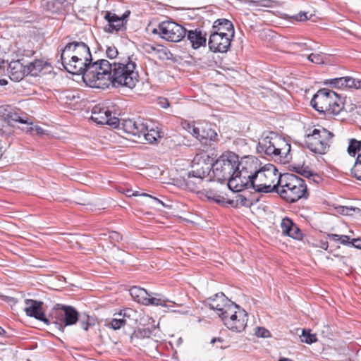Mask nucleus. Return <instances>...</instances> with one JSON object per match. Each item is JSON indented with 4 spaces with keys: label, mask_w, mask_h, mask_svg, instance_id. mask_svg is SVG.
<instances>
[{
    "label": "nucleus",
    "mask_w": 361,
    "mask_h": 361,
    "mask_svg": "<svg viewBox=\"0 0 361 361\" xmlns=\"http://www.w3.org/2000/svg\"><path fill=\"white\" fill-rule=\"evenodd\" d=\"M245 171L242 172V180L235 184V187L244 188H252L258 192H277L278 181L281 175L278 173L274 165L259 168V161L254 157H250L243 163Z\"/></svg>",
    "instance_id": "f257e3e1"
},
{
    "label": "nucleus",
    "mask_w": 361,
    "mask_h": 361,
    "mask_svg": "<svg viewBox=\"0 0 361 361\" xmlns=\"http://www.w3.org/2000/svg\"><path fill=\"white\" fill-rule=\"evenodd\" d=\"M249 157H243L239 160L238 156L232 152H226L221 155L212 164V169L214 178L219 182L227 180L228 188L233 192L240 191V188L235 186L242 180V172L245 171L243 163Z\"/></svg>",
    "instance_id": "f03ea898"
},
{
    "label": "nucleus",
    "mask_w": 361,
    "mask_h": 361,
    "mask_svg": "<svg viewBox=\"0 0 361 361\" xmlns=\"http://www.w3.org/2000/svg\"><path fill=\"white\" fill-rule=\"evenodd\" d=\"M312 107L320 113L338 117V120L346 119L348 111L338 95L328 89L319 90L311 100Z\"/></svg>",
    "instance_id": "7ed1b4c3"
},
{
    "label": "nucleus",
    "mask_w": 361,
    "mask_h": 361,
    "mask_svg": "<svg viewBox=\"0 0 361 361\" xmlns=\"http://www.w3.org/2000/svg\"><path fill=\"white\" fill-rule=\"evenodd\" d=\"M257 149L259 153L279 159L283 163L288 162L291 159L290 143L285 138L273 132L262 135Z\"/></svg>",
    "instance_id": "20e7f679"
},
{
    "label": "nucleus",
    "mask_w": 361,
    "mask_h": 361,
    "mask_svg": "<svg viewBox=\"0 0 361 361\" xmlns=\"http://www.w3.org/2000/svg\"><path fill=\"white\" fill-rule=\"evenodd\" d=\"M277 193L288 202H295L309 196L307 183L299 176L286 173L278 181Z\"/></svg>",
    "instance_id": "39448f33"
},
{
    "label": "nucleus",
    "mask_w": 361,
    "mask_h": 361,
    "mask_svg": "<svg viewBox=\"0 0 361 361\" xmlns=\"http://www.w3.org/2000/svg\"><path fill=\"white\" fill-rule=\"evenodd\" d=\"M132 57L111 63V85L114 87L123 86L133 88L138 82V73L135 71L136 63Z\"/></svg>",
    "instance_id": "423d86ee"
},
{
    "label": "nucleus",
    "mask_w": 361,
    "mask_h": 361,
    "mask_svg": "<svg viewBox=\"0 0 361 361\" xmlns=\"http://www.w3.org/2000/svg\"><path fill=\"white\" fill-rule=\"evenodd\" d=\"M111 63L106 59L90 62L82 73V80L90 87L105 89L111 85Z\"/></svg>",
    "instance_id": "0eeeda50"
},
{
    "label": "nucleus",
    "mask_w": 361,
    "mask_h": 361,
    "mask_svg": "<svg viewBox=\"0 0 361 361\" xmlns=\"http://www.w3.org/2000/svg\"><path fill=\"white\" fill-rule=\"evenodd\" d=\"M121 128L127 134L137 138L143 136L145 140L150 144L157 142V139L161 137L160 132L158 130L153 128L149 129L147 123L140 118L123 119Z\"/></svg>",
    "instance_id": "6e6552de"
},
{
    "label": "nucleus",
    "mask_w": 361,
    "mask_h": 361,
    "mask_svg": "<svg viewBox=\"0 0 361 361\" xmlns=\"http://www.w3.org/2000/svg\"><path fill=\"white\" fill-rule=\"evenodd\" d=\"M333 136L332 133L322 127L310 129L305 135V144L312 152L324 154L330 147Z\"/></svg>",
    "instance_id": "1a4fd4ad"
},
{
    "label": "nucleus",
    "mask_w": 361,
    "mask_h": 361,
    "mask_svg": "<svg viewBox=\"0 0 361 361\" xmlns=\"http://www.w3.org/2000/svg\"><path fill=\"white\" fill-rule=\"evenodd\" d=\"M152 32L166 41L178 42L186 35V29L173 21L166 20L160 23Z\"/></svg>",
    "instance_id": "9d476101"
},
{
    "label": "nucleus",
    "mask_w": 361,
    "mask_h": 361,
    "mask_svg": "<svg viewBox=\"0 0 361 361\" xmlns=\"http://www.w3.org/2000/svg\"><path fill=\"white\" fill-rule=\"evenodd\" d=\"M210 171L209 166L205 165L192 169L183 176V183L180 187L184 189L197 192L202 187L204 178H205Z\"/></svg>",
    "instance_id": "9b49d317"
},
{
    "label": "nucleus",
    "mask_w": 361,
    "mask_h": 361,
    "mask_svg": "<svg viewBox=\"0 0 361 361\" xmlns=\"http://www.w3.org/2000/svg\"><path fill=\"white\" fill-rule=\"evenodd\" d=\"M222 321L229 330L240 333L242 332L247 326V314L237 305V308L228 310L226 316L223 317Z\"/></svg>",
    "instance_id": "f8f14e48"
},
{
    "label": "nucleus",
    "mask_w": 361,
    "mask_h": 361,
    "mask_svg": "<svg viewBox=\"0 0 361 361\" xmlns=\"http://www.w3.org/2000/svg\"><path fill=\"white\" fill-rule=\"evenodd\" d=\"M56 319L59 330L63 331L67 326L75 324L79 319L78 311L71 306L57 305L52 313Z\"/></svg>",
    "instance_id": "ddd939ff"
},
{
    "label": "nucleus",
    "mask_w": 361,
    "mask_h": 361,
    "mask_svg": "<svg viewBox=\"0 0 361 361\" xmlns=\"http://www.w3.org/2000/svg\"><path fill=\"white\" fill-rule=\"evenodd\" d=\"M91 119L99 125H109L113 128L121 126V121L116 116H113L109 107L104 104L95 105L92 109Z\"/></svg>",
    "instance_id": "4468645a"
},
{
    "label": "nucleus",
    "mask_w": 361,
    "mask_h": 361,
    "mask_svg": "<svg viewBox=\"0 0 361 361\" xmlns=\"http://www.w3.org/2000/svg\"><path fill=\"white\" fill-rule=\"evenodd\" d=\"M61 54L68 59L73 57L79 58L80 60L84 59L86 61L91 62L92 54L88 46L82 42H73L68 43L61 49Z\"/></svg>",
    "instance_id": "2eb2a0df"
},
{
    "label": "nucleus",
    "mask_w": 361,
    "mask_h": 361,
    "mask_svg": "<svg viewBox=\"0 0 361 361\" xmlns=\"http://www.w3.org/2000/svg\"><path fill=\"white\" fill-rule=\"evenodd\" d=\"M130 13V12L127 11L121 16H118L114 13L106 11L104 18L108 24L105 27V31L109 33L123 32L126 30V24Z\"/></svg>",
    "instance_id": "dca6fc26"
},
{
    "label": "nucleus",
    "mask_w": 361,
    "mask_h": 361,
    "mask_svg": "<svg viewBox=\"0 0 361 361\" xmlns=\"http://www.w3.org/2000/svg\"><path fill=\"white\" fill-rule=\"evenodd\" d=\"M209 305L211 309L216 311L221 319L228 310L237 308V305L229 300L222 293L216 294L214 298L210 299Z\"/></svg>",
    "instance_id": "f3484780"
},
{
    "label": "nucleus",
    "mask_w": 361,
    "mask_h": 361,
    "mask_svg": "<svg viewBox=\"0 0 361 361\" xmlns=\"http://www.w3.org/2000/svg\"><path fill=\"white\" fill-rule=\"evenodd\" d=\"M233 37L224 35L223 32H212L209 38V49L214 52H226L230 46Z\"/></svg>",
    "instance_id": "a211bd4d"
},
{
    "label": "nucleus",
    "mask_w": 361,
    "mask_h": 361,
    "mask_svg": "<svg viewBox=\"0 0 361 361\" xmlns=\"http://www.w3.org/2000/svg\"><path fill=\"white\" fill-rule=\"evenodd\" d=\"M8 118L9 122L13 121L24 125L25 126H23L21 129L27 133H32L35 130L37 134H39L43 131L42 128L33 126V118L25 113H11L8 115Z\"/></svg>",
    "instance_id": "6ab92c4d"
},
{
    "label": "nucleus",
    "mask_w": 361,
    "mask_h": 361,
    "mask_svg": "<svg viewBox=\"0 0 361 361\" xmlns=\"http://www.w3.org/2000/svg\"><path fill=\"white\" fill-rule=\"evenodd\" d=\"M61 61L66 71L76 75L82 74L90 63L84 59L80 60L77 57L69 58L68 60V58L62 54H61Z\"/></svg>",
    "instance_id": "aec40b11"
},
{
    "label": "nucleus",
    "mask_w": 361,
    "mask_h": 361,
    "mask_svg": "<svg viewBox=\"0 0 361 361\" xmlns=\"http://www.w3.org/2000/svg\"><path fill=\"white\" fill-rule=\"evenodd\" d=\"M42 302L27 299L25 300V312L26 314L31 317L49 324V320L45 317L42 310Z\"/></svg>",
    "instance_id": "412c9836"
},
{
    "label": "nucleus",
    "mask_w": 361,
    "mask_h": 361,
    "mask_svg": "<svg viewBox=\"0 0 361 361\" xmlns=\"http://www.w3.org/2000/svg\"><path fill=\"white\" fill-rule=\"evenodd\" d=\"M8 71L10 78L14 81H20L27 75L25 65L21 62V60L11 61Z\"/></svg>",
    "instance_id": "4be33fe9"
},
{
    "label": "nucleus",
    "mask_w": 361,
    "mask_h": 361,
    "mask_svg": "<svg viewBox=\"0 0 361 361\" xmlns=\"http://www.w3.org/2000/svg\"><path fill=\"white\" fill-rule=\"evenodd\" d=\"M213 31L212 32H218L224 35L233 37L234 27L232 23L226 19H218L214 23Z\"/></svg>",
    "instance_id": "5701e85b"
},
{
    "label": "nucleus",
    "mask_w": 361,
    "mask_h": 361,
    "mask_svg": "<svg viewBox=\"0 0 361 361\" xmlns=\"http://www.w3.org/2000/svg\"><path fill=\"white\" fill-rule=\"evenodd\" d=\"M198 130L195 132L193 137L200 142H205L207 140L215 141L216 140V133L209 128H204L202 123H197Z\"/></svg>",
    "instance_id": "b1692460"
},
{
    "label": "nucleus",
    "mask_w": 361,
    "mask_h": 361,
    "mask_svg": "<svg viewBox=\"0 0 361 361\" xmlns=\"http://www.w3.org/2000/svg\"><path fill=\"white\" fill-rule=\"evenodd\" d=\"M187 38L190 41L193 49H197L201 46L206 45V37L201 30H190L188 32Z\"/></svg>",
    "instance_id": "393cba45"
},
{
    "label": "nucleus",
    "mask_w": 361,
    "mask_h": 361,
    "mask_svg": "<svg viewBox=\"0 0 361 361\" xmlns=\"http://www.w3.org/2000/svg\"><path fill=\"white\" fill-rule=\"evenodd\" d=\"M325 84L329 85L331 87L336 88H351L353 84V78L351 77H341L328 80Z\"/></svg>",
    "instance_id": "a878e982"
},
{
    "label": "nucleus",
    "mask_w": 361,
    "mask_h": 361,
    "mask_svg": "<svg viewBox=\"0 0 361 361\" xmlns=\"http://www.w3.org/2000/svg\"><path fill=\"white\" fill-rule=\"evenodd\" d=\"M45 63L42 60L35 59L25 65L26 74L37 76L43 69Z\"/></svg>",
    "instance_id": "bb28decb"
},
{
    "label": "nucleus",
    "mask_w": 361,
    "mask_h": 361,
    "mask_svg": "<svg viewBox=\"0 0 361 361\" xmlns=\"http://www.w3.org/2000/svg\"><path fill=\"white\" fill-rule=\"evenodd\" d=\"M130 294L135 301L143 305L147 302V298L149 296L145 289L137 286L130 289Z\"/></svg>",
    "instance_id": "cd10ccee"
},
{
    "label": "nucleus",
    "mask_w": 361,
    "mask_h": 361,
    "mask_svg": "<svg viewBox=\"0 0 361 361\" xmlns=\"http://www.w3.org/2000/svg\"><path fill=\"white\" fill-rule=\"evenodd\" d=\"M361 149V141L355 139H351L349 141L348 152L350 156L355 157L357 152L359 154Z\"/></svg>",
    "instance_id": "c85d7f7f"
},
{
    "label": "nucleus",
    "mask_w": 361,
    "mask_h": 361,
    "mask_svg": "<svg viewBox=\"0 0 361 361\" xmlns=\"http://www.w3.org/2000/svg\"><path fill=\"white\" fill-rule=\"evenodd\" d=\"M135 314L136 312L133 309L126 308L121 310L118 313L114 314V316L121 317L125 319L126 324H127L129 321L134 319L133 317Z\"/></svg>",
    "instance_id": "c756f323"
},
{
    "label": "nucleus",
    "mask_w": 361,
    "mask_h": 361,
    "mask_svg": "<svg viewBox=\"0 0 361 361\" xmlns=\"http://www.w3.org/2000/svg\"><path fill=\"white\" fill-rule=\"evenodd\" d=\"M351 173L357 180H361V149L360 152L357 154L356 161L351 169Z\"/></svg>",
    "instance_id": "7c9ffc66"
},
{
    "label": "nucleus",
    "mask_w": 361,
    "mask_h": 361,
    "mask_svg": "<svg viewBox=\"0 0 361 361\" xmlns=\"http://www.w3.org/2000/svg\"><path fill=\"white\" fill-rule=\"evenodd\" d=\"M78 321L85 331H87L90 326L94 324V319L86 314L79 315Z\"/></svg>",
    "instance_id": "2f4dec72"
},
{
    "label": "nucleus",
    "mask_w": 361,
    "mask_h": 361,
    "mask_svg": "<svg viewBox=\"0 0 361 361\" xmlns=\"http://www.w3.org/2000/svg\"><path fill=\"white\" fill-rule=\"evenodd\" d=\"M147 302L145 303V305H157V306H164L165 307L166 305V302H169L167 299L163 298L161 297H152L149 295L147 298Z\"/></svg>",
    "instance_id": "473e14b6"
},
{
    "label": "nucleus",
    "mask_w": 361,
    "mask_h": 361,
    "mask_svg": "<svg viewBox=\"0 0 361 361\" xmlns=\"http://www.w3.org/2000/svg\"><path fill=\"white\" fill-rule=\"evenodd\" d=\"M294 222L289 218H284L281 222V232L283 235H290Z\"/></svg>",
    "instance_id": "72a5a7b5"
},
{
    "label": "nucleus",
    "mask_w": 361,
    "mask_h": 361,
    "mask_svg": "<svg viewBox=\"0 0 361 361\" xmlns=\"http://www.w3.org/2000/svg\"><path fill=\"white\" fill-rule=\"evenodd\" d=\"M300 339L302 342L311 344L317 341V336L316 334H311L310 331H307L305 329H303L300 336Z\"/></svg>",
    "instance_id": "f704fd0d"
},
{
    "label": "nucleus",
    "mask_w": 361,
    "mask_h": 361,
    "mask_svg": "<svg viewBox=\"0 0 361 361\" xmlns=\"http://www.w3.org/2000/svg\"><path fill=\"white\" fill-rule=\"evenodd\" d=\"M181 126L183 129L190 133L192 136L193 134H195V132H196V130H198L197 123L183 121L181 122Z\"/></svg>",
    "instance_id": "c9c22d12"
},
{
    "label": "nucleus",
    "mask_w": 361,
    "mask_h": 361,
    "mask_svg": "<svg viewBox=\"0 0 361 361\" xmlns=\"http://www.w3.org/2000/svg\"><path fill=\"white\" fill-rule=\"evenodd\" d=\"M125 325V319H123L121 317L117 316H115V318L112 319L110 322L111 327L114 330L119 329L121 327L124 326Z\"/></svg>",
    "instance_id": "e433bc0d"
},
{
    "label": "nucleus",
    "mask_w": 361,
    "mask_h": 361,
    "mask_svg": "<svg viewBox=\"0 0 361 361\" xmlns=\"http://www.w3.org/2000/svg\"><path fill=\"white\" fill-rule=\"evenodd\" d=\"M287 235L296 240H301L302 238V231L295 223L293 224V226H292L290 235Z\"/></svg>",
    "instance_id": "4c0bfd02"
},
{
    "label": "nucleus",
    "mask_w": 361,
    "mask_h": 361,
    "mask_svg": "<svg viewBox=\"0 0 361 361\" xmlns=\"http://www.w3.org/2000/svg\"><path fill=\"white\" fill-rule=\"evenodd\" d=\"M307 59L316 64H322L324 63V59L321 54H311L307 56Z\"/></svg>",
    "instance_id": "58836bf2"
},
{
    "label": "nucleus",
    "mask_w": 361,
    "mask_h": 361,
    "mask_svg": "<svg viewBox=\"0 0 361 361\" xmlns=\"http://www.w3.org/2000/svg\"><path fill=\"white\" fill-rule=\"evenodd\" d=\"M130 191H128V192H127L126 195H127L128 196H131V195H133V196L141 195V196L148 197H149L150 199H152V200L155 203H157V204H161V205H162V206H164V203L161 200H159L158 198H157V197H153V196H152V195H148V194H147V193H142V194H139L137 192H133V193H132V194H130Z\"/></svg>",
    "instance_id": "ea45409f"
},
{
    "label": "nucleus",
    "mask_w": 361,
    "mask_h": 361,
    "mask_svg": "<svg viewBox=\"0 0 361 361\" xmlns=\"http://www.w3.org/2000/svg\"><path fill=\"white\" fill-rule=\"evenodd\" d=\"M151 335V331L149 329H139L135 331L134 336L136 338H145L149 337Z\"/></svg>",
    "instance_id": "a19ab883"
},
{
    "label": "nucleus",
    "mask_w": 361,
    "mask_h": 361,
    "mask_svg": "<svg viewBox=\"0 0 361 361\" xmlns=\"http://www.w3.org/2000/svg\"><path fill=\"white\" fill-rule=\"evenodd\" d=\"M145 50L148 53H152L154 51L157 54H164V55L166 54V51L162 47H159L157 48L150 44L145 45Z\"/></svg>",
    "instance_id": "79ce46f5"
},
{
    "label": "nucleus",
    "mask_w": 361,
    "mask_h": 361,
    "mask_svg": "<svg viewBox=\"0 0 361 361\" xmlns=\"http://www.w3.org/2000/svg\"><path fill=\"white\" fill-rule=\"evenodd\" d=\"M109 238L111 243H116L122 240V235L116 231H111L109 233Z\"/></svg>",
    "instance_id": "37998d69"
},
{
    "label": "nucleus",
    "mask_w": 361,
    "mask_h": 361,
    "mask_svg": "<svg viewBox=\"0 0 361 361\" xmlns=\"http://www.w3.org/2000/svg\"><path fill=\"white\" fill-rule=\"evenodd\" d=\"M106 56L111 59H115L118 55V51L115 47H109L106 50Z\"/></svg>",
    "instance_id": "c03bdc74"
},
{
    "label": "nucleus",
    "mask_w": 361,
    "mask_h": 361,
    "mask_svg": "<svg viewBox=\"0 0 361 361\" xmlns=\"http://www.w3.org/2000/svg\"><path fill=\"white\" fill-rule=\"evenodd\" d=\"M207 197L209 200H213L216 202H224V198L220 195L212 194L211 191L207 192Z\"/></svg>",
    "instance_id": "a18cd8bd"
},
{
    "label": "nucleus",
    "mask_w": 361,
    "mask_h": 361,
    "mask_svg": "<svg viewBox=\"0 0 361 361\" xmlns=\"http://www.w3.org/2000/svg\"><path fill=\"white\" fill-rule=\"evenodd\" d=\"M257 335L259 337L267 338L269 336V331L264 328H258Z\"/></svg>",
    "instance_id": "49530a36"
},
{
    "label": "nucleus",
    "mask_w": 361,
    "mask_h": 361,
    "mask_svg": "<svg viewBox=\"0 0 361 361\" xmlns=\"http://www.w3.org/2000/svg\"><path fill=\"white\" fill-rule=\"evenodd\" d=\"M294 45L301 48L302 50H313V48L306 42H295Z\"/></svg>",
    "instance_id": "de8ad7c7"
},
{
    "label": "nucleus",
    "mask_w": 361,
    "mask_h": 361,
    "mask_svg": "<svg viewBox=\"0 0 361 361\" xmlns=\"http://www.w3.org/2000/svg\"><path fill=\"white\" fill-rule=\"evenodd\" d=\"M339 243L342 245H350L351 241H350V238L345 235H341Z\"/></svg>",
    "instance_id": "09e8293b"
},
{
    "label": "nucleus",
    "mask_w": 361,
    "mask_h": 361,
    "mask_svg": "<svg viewBox=\"0 0 361 361\" xmlns=\"http://www.w3.org/2000/svg\"><path fill=\"white\" fill-rule=\"evenodd\" d=\"M295 19L299 21H306L308 20L307 13H300L295 16Z\"/></svg>",
    "instance_id": "8fccbe9b"
},
{
    "label": "nucleus",
    "mask_w": 361,
    "mask_h": 361,
    "mask_svg": "<svg viewBox=\"0 0 361 361\" xmlns=\"http://www.w3.org/2000/svg\"><path fill=\"white\" fill-rule=\"evenodd\" d=\"M159 104L163 108H167L169 106V102L166 98H159Z\"/></svg>",
    "instance_id": "3c124183"
},
{
    "label": "nucleus",
    "mask_w": 361,
    "mask_h": 361,
    "mask_svg": "<svg viewBox=\"0 0 361 361\" xmlns=\"http://www.w3.org/2000/svg\"><path fill=\"white\" fill-rule=\"evenodd\" d=\"M327 236L329 240H334L335 242H339L341 238V235L333 233L328 234Z\"/></svg>",
    "instance_id": "603ef678"
},
{
    "label": "nucleus",
    "mask_w": 361,
    "mask_h": 361,
    "mask_svg": "<svg viewBox=\"0 0 361 361\" xmlns=\"http://www.w3.org/2000/svg\"><path fill=\"white\" fill-rule=\"evenodd\" d=\"M350 245H352L355 247L361 248V240L359 239V238H357V239H353L352 241H351Z\"/></svg>",
    "instance_id": "864d4df0"
},
{
    "label": "nucleus",
    "mask_w": 361,
    "mask_h": 361,
    "mask_svg": "<svg viewBox=\"0 0 361 361\" xmlns=\"http://www.w3.org/2000/svg\"><path fill=\"white\" fill-rule=\"evenodd\" d=\"M351 87H355L356 89H361V80H357L353 78V84Z\"/></svg>",
    "instance_id": "5fc2aeb1"
},
{
    "label": "nucleus",
    "mask_w": 361,
    "mask_h": 361,
    "mask_svg": "<svg viewBox=\"0 0 361 361\" xmlns=\"http://www.w3.org/2000/svg\"><path fill=\"white\" fill-rule=\"evenodd\" d=\"M353 210V209H350L347 207H343L341 209V212L343 214H345V215H349L350 214V212Z\"/></svg>",
    "instance_id": "6e6d98bb"
},
{
    "label": "nucleus",
    "mask_w": 361,
    "mask_h": 361,
    "mask_svg": "<svg viewBox=\"0 0 361 361\" xmlns=\"http://www.w3.org/2000/svg\"><path fill=\"white\" fill-rule=\"evenodd\" d=\"M302 175L305 177L307 178V180L309 182L311 181V176H313V173L311 171H305L303 172Z\"/></svg>",
    "instance_id": "4d7b16f0"
},
{
    "label": "nucleus",
    "mask_w": 361,
    "mask_h": 361,
    "mask_svg": "<svg viewBox=\"0 0 361 361\" xmlns=\"http://www.w3.org/2000/svg\"><path fill=\"white\" fill-rule=\"evenodd\" d=\"M320 180V177L317 175L313 174V176H311V180L318 183Z\"/></svg>",
    "instance_id": "13d9d810"
},
{
    "label": "nucleus",
    "mask_w": 361,
    "mask_h": 361,
    "mask_svg": "<svg viewBox=\"0 0 361 361\" xmlns=\"http://www.w3.org/2000/svg\"><path fill=\"white\" fill-rule=\"evenodd\" d=\"M322 248L324 249V250H327L328 248V243L327 242H325V243H322Z\"/></svg>",
    "instance_id": "bf43d9fd"
},
{
    "label": "nucleus",
    "mask_w": 361,
    "mask_h": 361,
    "mask_svg": "<svg viewBox=\"0 0 361 361\" xmlns=\"http://www.w3.org/2000/svg\"><path fill=\"white\" fill-rule=\"evenodd\" d=\"M5 333V330L1 327L0 326V335H2Z\"/></svg>",
    "instance_id": "052dcab7"
},
{
    "label": "nucleus",
    "mask_w": 361,
    "mask_h": 361,
    "mask_svg": "<svg viewBox=\"0 0 361 361\" xmlns=\"http://www.w3.org/2000/svg\"><path fill=\"white\" fill-rule=\"evenodd\" d=\"M279 361H292V360L288 358H281Z\"/></svg>",
    "instance_id": "680f3d73"
},
{
    "label": "nucleus",
    "mask_w": 361,
    "mask_h": 361,
    "mask_svg": "<svg viewBox=\"0 0 361 361\" xmlns=\"http://www.w3.org/2000/svg\"><path fill=\"white\" fill-rule=\"evenodd\" d=\"M216 341V338H213V339L211 341V343H214Z\"/></svg>",
    "instance_id": "e2e57ef3"
},
{
    "label": "nucleus",
    "mask_w": 361,
    "mask_h": 361,
    "mask_svg": "<svg viewBox=\"0 0 361 361\" xmlns=\"http://www.w3.org/2000/svg\"><path fill=\"white\" fill-rule=\"evenodd\" d=\"M101 235L106 236V233H102V234H101Z\"/></svg>",
    "instance_id": "0e129e2a"
}]
</instances>
